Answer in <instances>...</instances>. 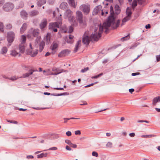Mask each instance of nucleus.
Masks as SVG:
<instances>
[{"label":"nucleus","mask_w":160,"mask_h":160,"mask_svg":"<svg viewBox=\"0 0 160 160\" xmlns=\"http://www.w3.org/2000/svg\"><path fill=\"white\" fill-rule=\"evenodd\" d=\"M45 45L44 42L43 41H42L40 44V48L41 49H43Z\"/></svg>","instance_id":"nucleus-35"},{"label":"nucleus","mask_w":160,"mask_h":160,"mask_svg":"<svg viewBox=\"0 0 160 160\" xmlns=\"http://www.w3.org/2000/svg\"><path fill=\"white\" fill-rule=\"evenodd\" d=\"M26 158L28 159H33L34 158V157L33 156L31 155H28L27 156Z\"/></svg>","instance_id":"nucleus-53"},{"label":"nucleus","mask_w":160,"mask_h":160,"mask_svg":"<svg viewBox=\"0 0 160 160\" xmlns=\"http://www.w3.org/2000/svg\"><path fill=\"white\" fill-rule=\"evenodd\" d=\"M70 146L74 148H76L77 147V145L76 144H74L72 143L70 145Z\"/></svg>","instance_id":"nucleus-59"},{"label":"nucleus","mask_w":160,"mask_h":160,"mask_svg":"<svg viewBox=\"0 0 160 160\" xmlns=\"http://www.w3.org/2000/svg\"><path fill=\"white\" fill-rule=\"evenodd\" d=\"M80 9L85 14H88L90 11V5L88 4H83L80 6Z\"/></svg>","instance_id":"nucleus-2"},{"label":"nucleus","mask_w":160,"mask_h":160,"mask_svg":"<svg viewBox=\"0 0 160 160\" xmlns=\"http://www.w3.org/2000/svg\"><path fill=\"white\" fill-rule=\"evenodd\" d=\"M138 122H146L147 123H149V122L147 120H140L138 121Z\"/></svg>","instance_id":"nucleus-47"},{"label":"nucleus","mask_w":160,"mask_h":160,"mask_svg":"<svg viewBox=\"0 0 160 160\" xmlns=\"http://www.w3.org/2000/svg\"><path fill=\"white\" fill-rule=\"evenodd\" d=\"M137 2L136 0H134L132 3V7L134 8L137 5Z\"/></svg>","instance_id":"nucleus-42"},{"label":"nucleus","mask_w":160,"mask_h":160,"mask_svg":"<svg viewBox=\"0 0 160 160\" xmlns=\"http://www.w3.org/2000/svg\"><path fill=\"white\" fill-rule=\"evenodd\" d=\"M129 135L130 137H133L135 136V133L134 132L130 133H129Z\"/></svg>","instance_id":"nucleus-60"},{"label":"nucleus","mask_w":160,"mask_h":160,"mask_svg":"<svg viewBox=\"0 0 160 160\" xmlns=\"http://www.w3.org/2000/svg\"><path fill=\"white\" fill-rule=\"evenodd\" d=\"M48 155L47 153H42L40 154H38L37 155V158H42L43 157H46Z\"/></svg>","instance_id":"nucleus-23"},{"label":"nucleus","mask_w":160,"mask_h":160,"mask_svg":"<svg viewBox=\"0 0 160 160\" xmlns=\"http://www.w3.org/2000/svg\"><path fill=\"white\" fill-rule=\"evenodd\" d=\"M110 13L111 15L108 19L106 22H104L102 26L100 25L99 26V32L98 33H96L92 34L91 36V40L97 41L101 36V34L104 29H105V32L107 31L110 27L111 26L113 29H116L118 27L120 23V21L118 20L117 22H115V18L114 17V12L113 8L112 6L110 7Z\"/></svg>","instance_id":"nucleus-1"},{"label":"nucleus","mask_w":160,"mask_h":160,"mask_svg":"<svg viewBox=\"0 0 160 160\" xmlns=\"http://www.w3.org/2000/svg\"><path fill=\"white\" fill-rule=\"evenodd\" d=\"M17 78L14 76H13L10 78H9V79L12 80V81L15 80H17Z\"/></svg>","instance_id":"nucleus-57"},{"label":"nucleus","mask_w":160,"mask_h":160,"mask_svg":"<svg viewBox=\"0 0 160 160\" xmlns=\"http://www.w3.org/2000/svg\"><path fill=\"white\" fill-rule=\"evenodd\" d=\"M0 31L2 32L4 31V26L3 25L2 22H0Z\"/></svg>","instance_id":"nucleus-37"},{"label":"nucleus","mask_w":160,"mask_h":160,"mask_svg":"<svg viewBox=\"0 0 160 160\" xmlns=\"http://www.w3.org/2000/svg\"><path fill=\"white\" fill-rule=\"evenodd\" d=\"M50 136L47 138V139H57L59 137V134L56 133H52L50 134Z\"/></svg>","instance_id":"nucleus-14"},{"label":"nucleus","mask_w":160,"mask_h":160,"mask_svg":"<svg viewBox=\"0 0 160 160\" xmlns=\"http://www.w3.org/2000/svg\"><path fill=\"white\" fill-rule=\"evenodd\" d=\"M74 37L72 35H70L68 37H66L65 38V39L68 43H72L73 42Z\"/></svg>","instance_id":"nucleus-13"},{"label":"nucleus","mask_w":160,"mask_h":160,"mask_svg":"<svg viewBox=\"0 0 160 160\" xmlns=\"http://www.w3.org/2000/svg\"><path fill=\"white\" fill-rule=\"evenodd\" d=\"M7 121L9 122H10L11 123H12L15 124H17L18 123V122L16 121L12 120H7Z\"/></svg>","instance_id":"nucleus-36"},{"label":"nucleus","mask_w":160,"mask_h":160,"mask_svg":"<svg viewBox=\"0 0 160 160\" xmlns=\"http://www.w3.org/2000/svg\"><path fill=\"white\" fill-rule=\"evenodd\" d=\"M66 135L68 136V137L71 136L72 135V133L70 131H68L67 132H66Z\"/></svg>","instance_id":"nucleus-52"},{"label":"nucleus","mask_w":160,"mask_h":160,"mask_svg":"<svg viewBox=\"0 0 160 160\" xmlns=\"http://www.w3.org/2000/svg\"><path fill=\"white\" fill-rule=\"evenodd\" d=\"M102 15V16H106V15L108 14V12L106 11H104L103 10H101Z\"/></svg>","instance_id":"nucleus-40"},{"label":"nucleus","mask_w":160,"mask_h":160,"mask_svg":"<svg viewBox=\"0 0 160 160\" xmlns=\"http://www.w3.org/2000/svg\"><path fill=\"white\" fill-rule=\"evenodd\" d=\"M77 17L80 23H82V12L79 11L76 12Z\"/></svg>","instance_id":"nucleus-8"},{"label":"nucleus","mask_w":160,"mask_h":160,"mask_svg":"<svg viewBox=\"0 0 160 160\" xmlns=\"http://www.w3.org/2000/svg\"><path fill=\"white\" fill-rule=\"evenodd\" d=\"M134 91V89L133 88H131L129 89V91L131 93H132V92Z\"/></svg>","instance_id":"nucleus-63"},{"label":"nucleus","mask_w":160,"mask_h":160,"mask_svg":"<svg viewBox=\"0 0 160 160\" xmlns=\"http://www.w3.org/2000/svg\"><path fill=\"white\" fill-rule=\"evenodd\" d=\"M140 74L139 72H134L132 73V76H135Z\"/></svg>","instance_id":"nucleus-58"},{"label":"nucleus","mask_w":160,"mask_h":160,"mask_svg":"<svg viewBox=\"0 0 160 160\" xmlns=\"http://www.w3.org/2000/svg\"><path fill=\"white\" fill-rule=\"evenodd\" d=\"M108 59H106L105 60H104L103 62H102V63H104V64H105L106 63H107L108 61Z\"/></svg>","instance_id":"nucleus-64"},{"label":"nucleus","mask_w":160,"mask_h":160,"mask_svg":"<svg viewBox=\"0 0 160 160\" xmlns=\"http://www.w3.org/2000/svg\"><path fill=\"white\" fill-rule=\"evenodd\" d=\"M73 29L72 26H70L68 28L66 27H64L62 29V32L65 33H71L73 32Z\"/></svg>","instance_id":"nucleus-9"},{"label":"nucleus","mask_w":160,"mask_h":160,"mask_svg":"<svg viewBox=\"0 0 160 160\" xmlns=\"http://www.w3.org/2000/svg\"><path fill=\"white\" fill-rule=\"evenodd\" d=\"M52 71L54 72H59L60 70L57 68H53L52 69Z\"/></svg>","instance_id":"nucleus-54"},{"label":"nucleus","mask_w":160,"mask_h":160,"mask_svg":"<svg viewBox=\"0 0 160 160\" xmlns=\"http://www.w3.org/2000/svg\"><path fill=\"white\" fill-rule=\"evenodd\" d=\"M115 10L116 13L118 14L120 12V9L119 6L117 5H116L115 6Z\"/></svg>","instance_id":"nucleus-25"},{"label":"nucleus","mask_w":160,"mask_h":160,"mask_svg":"<svg viewBox=\"0 0 160 160\" xmlns=\"http://www.w3.org/2000/svg\"><path fill=\"white\" fill-rule=\"evenodd\" d=\"M57 149V148L56 147H53L50 148L48 150H55Z\"/></svg>","instance_id":"nucleus-50"},{"label":"nucleus","mask_w":160,"mask_h":160,"mask_svg":"<svg viewBox=\"0 0 160 160\" xmlns=\"http://www.w3.org/2000/svg\"><path fill=\"white\" fill-rule=\"evenodd\" d=\"M38 13V12L37 11L34 10L32 11L31 12L30 14L31 16H35L37 15Z\"/></svg>","instance_id":"nucleus-34"},{"label":"nucleus","mask_w":160,"mask_h":160,"mask_svg":"<svg viewBox=\"0 0 160 160\" xmlns=\"http://www.w3.org/2000/svg\"><path fill=\"white\" fill-rule=\"evenodd\" d=\"M131 17L129 16H127L126 17L124 18L122 20V23L121 25H122L124 24V23L127 21L129 20L131 18Z\"/></svg>","instance_id":"nucleus-19"},{"label":"nucleus","mask_w":160,"mask_h":160,"mask_svg":"<svg viewBox=\"0 0 160 160\" xmlns=\"http://www.w3.org/2000/svg\"><path fill=\"white\" fill-rule=\"evenodd\" d=\"M112 143L110 142H108L106 144V147H107L111 148L112 147Z\"/></svg>","instance_id":"nucleus-38"},{"label":"nucleus","mask_w":160,"mask_h":160,"mask_svg":"<svg viewBox=\"0 0 160 160\" xmlns=\"http://www.w3.org/2000/svg\"><path fill=\"white\" fill-rule=\"evenodd\" d=\"M54 90H64L63 88H53Z\"/></svg>","instance_id":"nucleus-56"},{"label":"nucleus","mask_w":160,"mask_h":160,"mask_svg":"<svg viewBox=\"0 0 160 160\" xmlns=\"http://www.w3.org/2000/svg\"><path fill=\"white\" fill-rule=\"evenodd\" d=\"M58 47V45L56 43H53L52 46H51V49L52 50H54L55 49H56Z\"/></svg>","instance_id":"nucleus-29"},{"label":"nucleus","mask_w":160,"mask_h":160,"mask_svg":"<svg viewBox=\"0 0 160 160\" xmlns=\"http://www.w3.org/2000/svg\"><path fill=\"white\" fill-rule=\"evenodd\" d=\"M21 15L23 18L26 17L28 15L27 13L24 11H22L21 12Z\"/></svg>","instance_id":"nucleus-30"},{"label":"nucleus","mask_w":160,"mask_h":160,"mask_svg":"<svg viewBox=\"0 0 160 160\" xmlns=\"http://www.w3.org/2000/svg\"><path fill=\"white\" fill-rule=\"evenodd\" d=\"M81 45V41H78L76 43L74 50H78L79 49V47Z\"/></svg>","instance_id":"nucleus-24"},{"label":"nucleus","mask_w":160,"mask_h":160,"mask_svg":"<svg viewBox=\"0 0 160 160\" xmlns=\"http://www.w3.org/2000/svg\"><path fill=\"white\" fill-rule=\"evenodd\" d=\"M72 13L71 11L69 10H67L65 13V15L68 17L69 20L70 22L72 21L74 19L73 17L72 16Z\"/></svg>","instance_id":"nucleus-6"},{"label":"nucleus","mask_w":160,"mask_h":160,"mask_svg":"<svg viewBox=\"0 0 160 160\" xmlns=\"http://www.w3.org/2000/svg\"><path fill=\"white\" fill-rule=\"evenodd\" d=\"M89 69V68L88 67H87L86 68H85L83 69H82L81 71V72L82 73H84L86 71H88Z\"/></svg>","instance_id":"nucleus-39"},{"label":"nucleus","mask_w":160,"mask_h":160,"mask_svg":"<svg viewBox=\"0 0 160 160\" xmlns=\"http://www.w3.org/2000/svg\"><path fill=\"white\" fill-rule=\"evenodd\" d=\"M26 53L32 57H34L38 53V51H35L34 52H32L33 51H26Z\"/></svg>","instance_id":"nucleus-12"},{"label":"nucleus","mask_w":160,"mask_h":160,"mask_svg":"<svg viewBox=\"0 0 160 160\" xmlns=\"http://www.w3.org/2000/svg\"><path fill=\"white\" fill-rule=\"evenodd\" d=\"M27 28V25L26 24H24L22 28H21L20 32L21 33H22L24 32L25 30H26Z\"/></svg>","instance_id":"nucleus-26"},{"label":"nucleus","mask_w":160,"mask_h":160,"mask_svg":"<svg viewBox=\"0 0 160 160\" xmlns=\"http://www.w3.org/2000/svg\"><path fill=\"white\" fill-rule=\"evenodd\" d=\"M29 72L26 73H25L23 74L22 75V76L21 77V78H26L29 77L30 75L32 74V72H30V70H29Z\"/></svg>","instance_id":"nucleus-21"},{"label":"nucleus","mask_w":160,"mask_h":160,"mask_svg":"<svg viewBox=\"0 0 160 160\" xmlns=\"http://www.w3.org/2000/svg\"><path fill=\"white\" fill-rule=\"evenodd\" d=\"M92 155L93 156L97 157L98 156V153L96 151H93L92 153Z\"/></svg>","instance_id":"nucleus-41"},{"label":"nucleus","mask_w":160,"mask_h":160,"mask_svg":"<svg viewBox=\"0 0 160 160\" xmlns=\"http://www.w3.org/2000/svg\"><path fill=\"white\" fill-rule=\"evenodd\" d=\"M160 102V96H157L153 98L152 101V104L155 106L157 103Z\"/></svg>","instance_id":"nucleus-15"},{"label":"nucleus","mask_w":160,"mask_h":160,"mask_svg":"<svg viewBox=\"0 0 160 160\" xmlns=\"http://www.w3.org/2000/svg\"><path fill=\"white\" fill-rule=\"evenodd\" d=\"M71 51H61L58 54V56L59 58L65 57L69 54Z\"/></svg>","instance_id":"nucleus-7"},{"label":"nucleus","mask_w":160,"mask_h":160,"mask_svg":"<svg viewBox=\"0 0 160 160\" xmlns=\"http://www.w3.org/2000/svg\"><path fill=\"white\" fill-rule=\"evenodd\" d=\"M156 61L157 62L160 61V54L156 56Z\"/></svg>","instance_id":"nucleus-48"},{"label":"nucleus","mask_w":160,"mask_h":160,"mask_svg":"<svg viewBox=\"0 0 160 160\" xmlns=\"http://www.w3.org/2000/svg\"><path fill=\"white\" fill-rule=\"evenodd\" d=\"M50 134H44L43 136V138L47 139V138H49L50 136Z\"/></svg>","instance_id":"nucleus-51"},{"label":"nucleus","mask_w":160,"mask_h":160,"mask_svg":"<svg viewBox=\"0 0 160 160\" xmlns=\"http://www.w3.org/2000/svg\"><path fill=\"white\" fill-rule=\"evenodd\" d=\"M11 54L12 56L15 57L18 54V52H17V51H11Z\"/></svg>","instance_id":"nucleus-32"},{"label":"nucleus","mask_w":160,"mask_h":160,"mask_svg":"<svg viewBox=\"0 0 160 160\" xmlns=\"http://www.w3.org/2000/svg\"><path fill=\"white\" fill-rule=\"evenodd\" d=\"M47 24V20L46 19L43 20V22L40 24V28L41 29L44 28Z\"/></svg>","instance_id":"nucleus-17"},{"label":"nucleus","mask_w":160,"mask_h":160,"mask_svg":"<svg viewBox=\"0 0 160 160\" xmlns=\"http://www.w3.org/2000/svg\"><path fill=\"white\" fill-rule=\"evenodd\" d=\"M44 40L46 41V42L48 44L50 41V34L49 33L47 34L46 37L44 39Z\"/></svg>","instance_id":"nucleus-18"},{"label":"nucleus","mask_w":160,"mask_h":160,"mask_svg":"<svg viewBox=\"0 0 160 160\" xmlns=\"http://www.w3.org/2000/svg\"><path fill=\"white\" fill-rule=\"evenodd\" d=\"M82 103H80V105H81V106L85 105H87L88 104L85 101H82Z\"/></svg>","instance_id":"nucleus-55"},{"label":"nucleus","mask_w":160,"mask_h":160,"mask_svg":"<svg viewBox=\"0 0 160 160\" xmlns=\"http://www.w3.org/2000/svg\"><path fill=\"white\" fill-rule=\"evenodd\" d=\"M61 73V72H51V75H57L58 74Z\"/></svg>","instance_id":"nucleus-44"},{"label":"nucleus","mask_w":160,"mask_h":160,"mask_svg":"<svg viewBox=\"0 0 160 160\" xmlns=\"http://www.w3.org/2000/svg\"><path fill=\"white\" fill-rule=\"evenodd\" d=\"M102 9V6L101 5H99L96 7L94 9L93 12V15H96Z\"/></svg>","instance_id":"nucleus-11"},{"label":"nucleus","mask_w":160,"mask_h":160,"mask_svg":"<svg viewBox=\"0 0 160 160\" xmlns=\"http://www.w3.org/2000/svg\"><path fill=\"white\" fill-rule=\"evenodd\" d=\"M65 142L68 145H70L71 144H72V142L70 141L69 140L66 139L65 140Z\"/></svg>","instance_id":"nucleus-45"},{"label":"nucleus","mask_w":160,"mask_h":160,"mask_svg":"<svg viewBox=\"0 0 160 160\" xmlns=\"http://www.w3.org/2000/svg\"><path fill=\"white\" fill-rule=\"evenodd\" d=\"M126 13L127 15V16H129L131 17L132 12H131V10L129 8H128L126 11Z\"/></svg>","instance_id":"nucleus-28"},{"label":"nucleus","mask_w":160,"mask_h":160,"mask_svg":"<svg viewBox=\"0 0 160 160\" xmlns=\"http://www.w3.org/2000/svg\"><path fill=\"white\" fill-rule=\"evenodd\" d=\"M66 149L67 150L70 151L71 150V148L68 146L66 145L65 147Z\"/></svg>","instance_id":"nucleus-62"},{"label":"nucleus","mask_w":160,"mask_h":160,"mask_svg":"<svg viewBox=\"0 0 160 160\" xmlns=\"http://www.w3.org/2000/svg\"><path fill=\"white\" fill-rule=\"evenodd\" d=\"M12 28V26L10 24H8L6 26V29H10Z\"/></svg>","instance_id":"nucleus-43"},{"label":"nucleus","mask_w":160,"mask_h":160,"mask_svg":"<svg viewBox=\"0 0 160 160\" xmlns=\"http://www.w3.org/2000/svg\"><path fill=\"white\" fill-rule=\"evenodd\" d=\"M75 134L76 135H79L81 134V131L80 130H77L75 132Z\"/></svg>","instance_id":"nucleus-49"},{"label":"nucleus","mask_w":160,"mask_h":160,"mask_svg":"<svg viewBox=\"0 0 160 160\" xmlns=\"http://www.w3.org/2000/svg\"><path fill=\"white\" fill-rule=\"evenodd\" d=\"M60 24V23H59L57 22L50 23L49 25V29H54L55 28H58Z\"/></svg>","instance_id":"nucleus-10"},{"label":"nucleus","mask_w":160,"mask_h":160,"mask_svg":"<svg viewBox=\"0 0 160 160\" xmlns=\"http://www.w3.org/2000/svg\"><path fill=\"white\" fill-rule=\"evenodd\" d=\"M15 35L12 32H10L8 33L7 40L9 43L12 42L15 38Z\"/></svg>","instance_id":"nucleus-4"},{"label":"nucleus","mask_w":160,"mask_h":160,"mask_svg":"<svg viewBox=\"0 0 160 160\" xmlns=\"http://www.w3.org/2000/svg\"><path fill=\"white\" fill-rule=\"evenodd\" d=\"M26 40V37L25 35H22L20 39L21 44L19 46L20 50H24L25 49L24 44Z\"/></svg>","instance_id":"nucleus-3"},{"label":"nucleus","mask_w":160,"mask_h":160,"mask_svg":"<svg viewBox=\"0 0 160 160\" xmlns=\"http://www.w3.org/2000/svg\"><path fill=\"white\" fill-rule=\"evenodd\" d=\"M67 3L66 2H62L60 5V8L63 9H66L67 7Z\"/></svg>","instance_id":"nucleus-27"},{"label":"nucleus","mask_w":160,"mask_h":160,"mask_svg":"<svg viewBox=\"0 0 160 160\" xmlns=\"http://www.w3.org/2000/svg\"><path fill=\"white\" fill-rule=\"evenodd\" d=\"M103 74L102 73H101L97 75L92 77H91V78L92 79H96L99 78L100 77L102 76Z\"/></svg>","instance_id":"nucleus-31"},{"label":"nucleus","mask_w":160,"mask_h":160,"mask_svg":"<svg viewBox=\"0 0 160 160\" xmlns=\"http://www.w3.org/2000/svg\"><path fill=\"white\" fill-rule=\"evenodd\" d=\"M83 42L85 44L88 45L89 43L90 39L88 36H86L84 37L82 40Z\"/></svg>","instance_id":"nucleus-16"},{"label":"nucleus","mask_w":160,"mask_h":160,"mask_svg":"<svg viewBox=\"0 0 160 160\" xmlns=\"http://www.w3.org/2000/svg\"><path fill=\"white\" fill-rule=\"evenodd\" d=\"M39 30L38 29L34 30L33 32V34L34 37H36L38 34Z\"/></svg>","instance_id":"nucleus-33"},{"label":"nucleus","mask_w":160,"mask_h":160,"mask_svg":"<svg viewBox=\"0 0 160 160\" xmlns=\"http://www.w3.org/2000/svg\"><path fill=\"white\" fill-rule=\"evenodd\" d=\"M129 38V36H127L125 37H123V38H122L121 40L122 41H124L125 40H127Z\"/></svg>","instance_id":"nucleus-46"},{"label":"nucleus","mask_w":160,"mask_h":160,"mask_svg":"<svg viewBox=\"0 0 160 160\" xmlns=\"http://www.w3.org/2000/svg\"><path fill=\"white\" fill-rule=\"evenodd\" d=\"M103 51H101V52H98V55H99V56H101V54H103V56H104L105 55V52H103Z\"/></svg>","instance_id":"nucleus-61"},{"label":"nucleus","mask_w":160,"mask_h":160,"mask_svg":"<svg viewBox=\"0 0 160 160\" xmlns=\"http://www.w3.org/2000/svg\"><path fill=\"white\" fill-rule=\"evenodd\" d=\"M131 17L129 16H127L126 17L124 18L122 20V23L121 25H122L124 24V23L127 21L129 20L131 18Z\"/></svg>","instance_id":"nucleus-20"},{"label":"nucleus","mask_w":160,"mask_h":160,"mask_svg":"<svg viewBox=\"0 0 160 160\" xmlns=\"http://www.w3.org/2000/svg\"><path fill=\"white\" fill-rule=\"evenodd\" d=\"M68 2L71 6L75 7L76 5L74 0H68Z\"/></svg>","instance_id":"nucleus-22"},{"label":"nucleus","mask_w":160,"mask_h":160,"mask_svg":"<svg viewBox=\"0 0 160 160\" xmlns=\"http://www.w3.org/2000/svg\"><path fill=\"white\" fill-rule=\"evenodd\" d=\"M14 7L13 5L12 4L7 3L3 6L4 9L6 11H9L12 10Z\"/></svg>","instance_id":"nucleus-5"}]
</instances>
